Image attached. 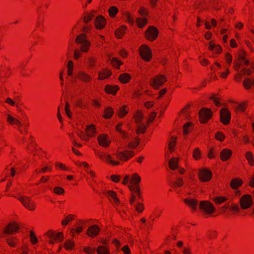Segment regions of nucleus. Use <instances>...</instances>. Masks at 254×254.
<instances>
[{
    "instance_id": "nucleus-30",
    "label": "nucleus",
    "mask_w": 254,
    "mask_h": 254,
    "mask_svg": "<svg viewBox=\"0 0 254 254\" xmlns=\"http://www.w3.org/2000/svg\"><path fill=\"white\" fill-rule=\"evenodd\" d=\"M242 84L247 89H250L252 86L254 87V80H243Z\"/></svg>"
},
{
    "instance_id": "nucleus-21",
    "label": "nucleus",
    "mask_w": 254,
    "mask_h": 254,
    "mask_svg": "<svg viewBox=\"0 0 254 254\" xmlns=\"http://www.w3.org/2000/svg\"><path fill=\"white\" fill-rule=\"evenodd\" d=\"M119 89V87L117 85L111 86L108 85L105 87V90L108 93H111L113 94H115Z\"/></svg>"
},
{
    "instance_id": "nucleus-7",
    "label": "nucleus",
    "mask_w": 254,
    "mask_h": 254,
    "mask_svg": "<svg viewBox=\"0 0 254 254\" xmlns=\"http://www.w3.org/2000/svg\"><path fill=\"white\" fill-rule=\"evenodd\" d=\"M200 120L201 123H205L212 116V112L210 110L203 108L199 112Z\"/></svg>"
},
{
    "instance_id": "nucleus-53",
    "label": "nucleus",
    "mask_w": 254,
    "mask_h": 254,
    "mask_svg": "<svg viewBox=\"0 0 254 254\" xmlns=\"http://www.w3.org/2000/svg\"><path fill=\"white\" fill-rule=\"evenodd\" d=\"M246 103H243L238 105V107H235L236 110L239 109L240 111L244 112L246 108Z\"/></svg>"
},
{
    "instance_id": "nucleus-36",
    "label": "nucleus",
    "mask_w": 254,
    "mask_h": 254,
    "mask_svg": "<svg viewBox=\"0 0 254 254\" xmlns=\"http://www.w3.org/2000/svg\"><path fill=\"white\" fill-rule=\"evenodd\" d=\"M163 83L162 80H151L150 85L155 88H158L160 85Z\"/></svg>"
},
{
    "instance_id": "nucleus-34",
    "label": "nucleus",
    "mask_w": 254,
    "mask_h": 254,
    "mask_svg": "<svg viewBox=\"0 0 254 254\" xmlns=\"http://www.w3.org/2000/svg\"><path fill=\"white\" fill-rule=\"evenodd\" d=\"M110 16L114 17L118 12V9L117 7L113 6H111L108 10Z\"/></svg>"
},
{
    "instance_id": "nucleus-45",
    "label": "nucleus",
    "mask_w": 254,
    "mask_h": 254,
    "mask_svg": "<svg viewBox=\"0 0 254 254\" xmlns=\"http://www.w3.org/2000/svg\"><path fill=\"white\" fill-rule=\"evenodd\" d=\"M125 18L126 20L131 24H133L134 23V20L131 17L130 14L128 13H127L125 15Z\"/></svg>"
},
{
    "instance_id": "nucleus-62",
    "label": "nucleus",
    "mask_w": 254,
    "mask_h": 254,
    "mask_svg": "<svg viewBox=\"0 0 254 254\" xmlns=\"http://www.w3.org/2000/svg\"><path fill=\"white\" fill-rule=\"evenodd\" d=\"M122 251L124 252L125 254H129L130 250L127 246H126L122 248Z\"/></svg>"
},
{
    "instance_id": "nucleus-44",
    "label": "nucleus",
    "mask_w": 254,
    "mask_h": 254,
    "mask_svg": "<svg viewBox=\"0 0 254 254\" xmlns=\"http://www.w3.org/2000/svg\"><path fill=\"white\" fill-rule=\"evenodd\" d=\"M127 113V111L125 109V107H122L119 109L118 115L121 117H123Z\"/></svg>"
},
{
    "instance_id": "nucleus-35",
    "label": "nucleus",
    "mask_w": 254,
    "mask_h": 254,
    "mask_svg": "<svg viewBox=\"0 0 254 254\" xmlns=\"http://www.w3.org/2000/svg\"><path fill=\"white\" fill-rule=\"evenodd\" d=\"M246 157L251 165H254V159L253 155L251 152H248L246 154Z\"/></svg>"
},
{
    "instance_id": "nucleus-60",
    "label": "nucleus",
    "mask_w": 254,
    "mask_h": 254,
    "mask_svg": "<svg viewBox=\"0 0 254 254\" xmlns=\"http://www.w3.org/2000/svg\"><path fill=\"white\" fill-rule=\"evenodd\" d=\"M145 126L139 127L136 130V132L137 133H143L145 131Z\"/></svg>"
},
{
    "instance_id": "nucleus-37",
    "label": "nucleus",
    "mask_w": 254,
    "mask_h": 254,
    "mask_svg": "<svg viewBox=\"0 0 254 254\" xmlns=\"http://www.w3.org/2000/svg\"><path fill=\"white\" fill-rule=\"evenodd\" d=\"M125 27L122 26L115 32V35L118 38H121L125 33Z\"/></svg>"
},
{
    "instance_id": "nucleus-58",
    "label": "nucleus",
    "mask_w": 254,
    "mask_h": 254,
    "mask_svg": "<svg viewBox=\"0 0 254 254\" xmlns=\"http://www.w3.org/2000/svg\"><path fill=\"white\" fill-rule=\"evenodd\" d=\"M216 138L220 141H222L224 138V136L222 133L218 132L216 134Z\"/></svg>"
},
{
    "instance_id": "nucleus-31",
    "label": "nucleus",
    "mask_w": 254,
    "mask_h": 254,
    "mask_svg": "<svg viewBox=\"0 0 254 254\" xmlns=\"http://www.w3.org/2000/svg\"><path fill=\"white\" fill-rule=\"evenodd\" d=\"M140 180L141 179L139 175L136 173H134L132 175L130 182L134 185H137L140 182Z\"/></svg>"
},
{
    "instance_id": "nucleus-55",
    "label": "nucleus",
    "mask_w": 254,
    "mask_h": 254,
    "mask_svg": "<svg viewBox=\"0 0 254 254\" xmlns=\"http://www.w3.org/2000/svg\"><path fill=\"white\" fill-rule=\"evenodd\" d=\"M174 185L177 187H181L183 185V181L182 178H179L177 181L174 183Z\"/></svg>"
},
{
    "instance_id": "nucleus-3",
    "label": "nucleus",
    "mask_w": 254,
    "mask_h": 254,
    "mask_svg": "<svg viewBox=\"0 0 254 254\" xmlns=\"http://www.w3.org/2000/svg\"><path fill=\"white\" fill-rule=\"evenodd\" d=\"M140 55L142 59L146 61L150 60L152 53L150 49L145 45H142L139 49Z\"/></svg>"
},
{
    "instance_id": "nucleus-38",
    "label": "nucleus",
    "mask_w": 254,
    "mask_h": 254,
    "mask_svg": "<svg viewBox=\"0 0 254 254\" xmlns=\"http://www.w3.org/2000/svg\"><path fill=\"white\" fill-rule=\"evenodd\" d=\"M94 11H92L90 13H87V15L84 17L83 21L85 23H88L94 16Z\"/></svg>"
},
{
    "instance_id": "nucleus-18",
    "label": "nucleus",
    "mask_w": 254,
    "mask_h": 254,
    "mask_svg": "<svg viewBox=\"0 0 254 254\" xmlns=\"http://www.w3.org/2000/svg\"><path fill=\"white\" fill-rule=\"evenodd\" d=\"M104 194L111 200L113 199L115 202L117 204L119 203V199L117 197L116 193L112 190H108L106 192H104Z\"/></svg>"
},
{
    "instance_id": "nucleus-28",
    "label": "nucleus",
    "mask_w": 254,
    "mask_h": 254,
    "mask_svg": "<svg viewBox=\"0 0 254 254\" xmlns=\"http://www.w3.org/2000/svg\"><path fill=\"white\" fill-rule=\"evenodd\" d=\"M7 121L11 124H14L18 126H21V123L18 120H17L15 118H14L10 115L7 116Z\"/></svg>"
},
{
    "instance_id": "nucleus-23",
    "label": "nucleus",
    "mask_w": 254,
    "mask_h": 254,
    "mask_svg": "<svg viewBox=\"0 0 254 254\" xmlns=\"http://www.w3.org/2000/svg\"><path fill=\"white\" fill-rule=\"evenodd\" d=\"M98 254H109L110 252L108 248L103 246H100L97 249Z\"/></svg>"
},
{
    "instance_id": "nucleus-22",
    "label": "nucleus",
    "mask_w": 254,
    "mask_h": 254,
    "mask_svg": "<svg viewBox=\"0 0 254 254\" xmlns=\"http://www.w3.org/2000/svg\"><path fill=\"white\" fill-rule=\"evenodd\" d=\"M170 169L175 170L178 168V159L175 158H171L169 161Z\"/></svg>"
},
{
    "instance_id": "nucleus-9",
    "label": "nucleus",
    "mask_w": 254,
    "mask_h": 254,
    "mask_svg": "<svg viewBox=\"0 0 254 254\" xmlns=\"http://www.w3.org/2000/svg\"><path fill=\"white\" fill-rule=\"evenodd\" d=\"M158 34L157 29L153 26H149L145 32L146 38L150 40L153 41L155 40Z\"/></svg>"
},
{
    "instance_id": "nucleus-33",
    "label": "nucleus",
    "mask_w": 254,
    "mask_h": 254,
    "mask_svg": "<svg viewBox=\"0 0 254 254\" xmlns=\"http://www.w3.org/2000/svg\"><path fill=\"white\" fill-rule=\"evenodd\" d=\"M147 22V20L146 18H139L136 19V23L139 28H142Z\"/></svg>"
},
{
    "instance_id": "nucleus-59",
    "label": "nucleus",
    "mask_w": 254,
    "mask_h": 254,
    "mask_svg": "<svg viewBox=\"0 0 254 254\" xmlns=\"http://www.w3.org/2000/svg\"><path fill=\"white\" fill-rule=\"evenodd\" d=\"M156 115V112H152L150 114L149 118L148 119L147 121L149 122H152L153 120L154 119Z\"/></svg>"
},
{
    "instance_id": "nucleus-52",
    "label": "nucleus",
    "mask_w": 254,
    "mask_h": 254,
    "mask_svg": "<svg viewBox=\"0 0 254 254\" xmlns=\"http://www.w3.org/2000/svg\"><path fill=\"white\" fill-rule=\"evenodd\" d=\"M16 238H6V242L7 243V244L11 246V247H14L15 246V245H14V239H15Z\"/></svg>"
},
{
    "instance_id": "nucleus-49",
    "label": "nucleus",
    "mask_w": 254,
    "mask_h": 254,
    "mask_svg": "<svg viewBox=\"0 0 254 254\" xmlns=\"http://www.w3.org/2000/svg\"><path fill=\"white\" fill-rule=\"evenodd\" d=\"M210 99L213 101L215 105L217 106H220L221 103L219 102V99L216 97L214 95H213L211 97Z\"/></svg>"
},
{
    "instance_id": "nucleus-61",
    "label": "nucleus",
    "mask_w": 254,
    "mask_h": 254,
    "mask_svg": "<svg viewBox=\"0 0 254 254\" xmlns=\"http://www.w3.org/2000/svg\"><path fill=\"white\" fill-rule=\"evenodd\" d=\"M225 57H226V60L227 63L229 64H230L232 62V60L231 55L230 54L227 53L226 54Z\"/></svg>"
},
{
    "instance_id": "nucleus-20",
    "label": "nucleus",
    "mask_w": 254,
    "mask_h": 254,
    "mask_svg": "<svg viewBox=\"0 0 254 254\" xmlns=\"http://www.w3.org/2000/svg\"><path fill=\"white\" fill-rule=\"evenodd\" d=\"M208 48L210 50L216 53H220L222 51V48L219 45H216L212 42H210L209 43Z\"/></svg>"
},
{
    "instance_id": "nucleus-13",
    "label": "nucleus",
    "mask_w": 254,
    "mask_h": 254,
    "mask_svg": "<svg viewBox=\"0 0 254 254\" xmlns=\"http://www.w3.org/2000/svg\"><path fill=\"white\" fill-rule=\"evenodd\" d=\"M97 155L99 156V157L100 159L104 161H107V162H110L113 165H118L120 164L119 162L115 161L112 160V157L109 154H104L100 152H98L97 153Z\"/></svg>"
},
{
    "instance_id": "nucleus-10",
    "label": "nucleus",
    "mask_w": 254,
    "mask_h": 254,
    "mask_svg": "<svg viewBox=\"0 0 254 254\" xmlns=\"http://www.w3.org/2000/svg\"><path fill=\"white\" fill-rule=\"evenodd\" d=\"M212 177V173L206 169H201L199 172V178L202 182H207Z\"/></svg>"
},
{
    "instance_id": "nucleus-4",
    "label": "nucleus",
    "mask_w": 254,
    "mask_h": 254,
    "mask_svg": "<svg viewBox=\"0 0 254 254\" xmlns=\"http://www.w3.org/2000/svg\"><path fill=\"white\" fill-rule=\"evenodd\" d=\"M17 198L22 203L24 207L29 210H33L34 209V202L30 197L22 195L18 197Z\"/></svg>"
},
{
    "instance_id": "nucleus-29",
    "label": "nucleus",
    "mask_w": 254,
    "mask_h": 254,
    "mask_svg": "<svg viewBox=\"0 0 254 254\" xmlns=\"http://www.w3.org/2000/svg\"><path fill=\"white\" fill-rule=\"evenodd\" d=\"M111 75V71L107 69H104L100 73L101 77L99 79H104L109 78Z\"/></svg>"
},
{
    "instance_id": "nucleus-16",
    "label": "nucleus",
    "mask_w": 254,
    "mask_h": 254,
    "mask_svg": "<svg viewBox=\"0 0 254 254\" xmlns=\"http://www.w3.org/2000/svg\"><path fill=\"white\" fill-rule=\"evenodd\" d=\"M100 228L96 225H92L90 227L87 232V234L90 237L97 235L99 232Z\"/></svg>"
},
{
    "instance_id": "nucleus-56",
    "label": "nucleus",
    "mask_w": 254,
    "mask_h": 254,
    "mask_svg": "<svg viewBox=\"0 0 254 254\" xmlns=\"http://www.w3.org/2000/svg\"><path fill=\"white\" fill-rule=\"evenodd\" d=\"M135 186H136L135 187H133L131 186H128V188H129L130 190L134 191L137 193H139V187L137 185H135Z\"/></svg>"
},
{
    "instance_id": "nucleus-5",
    "label": "nucleus",
    "mask_w": 254,
    "mask_h": 254,
    "mask_svg": "<svg viewBox=\"0 0 254 254\" xmlns=\"http://www.w3.org/2000/svg\"><path fill=\"white\" fill-rule=\"evenodd\" d=\"M199 206L201 210L206 214H211L213 213L215 210L213 205L207 201H201L199 204Z\"/></svg>"
},
{
    "instance_id": "nucleus-51",
    "label": "nucleus",
    "mask_w": 254,
    "mask_h": 254,
    "mask_svg": "<svg viewBox=\"0 0 254 254\" xmlns=\"http://www.w3.org/2000/svg\"><path fill=\"white\" fill-rule=\"evenodd\" d=\"M200 152L198 148H195L194 150L193 156L195 159H198L200 157Z\"/></svg>"
},
{
    "instance_id": "nucleus-32",
    "label": "nucleus",
    "mask_w": 254,
    "mask_h": 254,
    "mask_svg": "<svg viewBox=\"0 0 254 254\" xmlns=\"http://www.w3.org/2000/svg\"><path fill=\"white\" fill-rule=\"evenodd\" d=\"M74 242L70 240H68L65 241L64 244V247L67 250H70L74 247Z\"/></svg>"
},
{
    "instance_id": "nucleus-42",
    "label": "nucleus",
    "mask_w": 254,
    "mask_h": 254,
    "mask_svg": "<svg viewBox=\"0 0 254 254\" xmlns=\"http://www.w3.org/2000/svg\"><path fill=\"white\" fill-rule=\"evenodd\" d=\"M190 123H187L184 125L183 127V132L184 134H187L190 131Z\"/></svg>"
},
{
    "instance_id": "nucleus-48",
    "label": "nucleus",
    "mask_w": 254,
    "mask_h": 254,
    "mask_svg": "<svg viewBox=\"0 0 254 254\" xmlns=\"http://www.w3.org/2000/svg\"><path fill=\"white\" fill-rule=\"evenodd\" d=\"M135 210L139 212H141L144 209V206L142 203H138L134 205Z\"/></svg>"
},
{
    "instance_id": "nucleus-57",
    "label": "nucleus",
    "mask_w": 254,
    "mask_h": 254,
    "mask_svg": "<svg viewBox=\"0 0 254 254\" xmlns=\"http://www.w3.org/2000/svg\"><path fill=\"white\" fill-rule=\"evenodd\" d=\"M175 143H176L175 139H174L173 137H172L171 140L169 144V149L170 150V151L171 152H172L173 151V149L172 148V145H175Z\"/></svg>"
},
{
    "instance_id": "nucleus-6",
    "label": "nucleus",
    "mask_w": 254,
    "mask_h": 254,
    "mask_svg": "<svg viewBox=\"0 0 254 254\" xmlns=\"http://www.w3.org/2000/svg\"><path fill=\"white\" fill-rule=\"evenodd\" d=\"M115 155L121 160L126 161L134 155V152L126 150L123 151H117Z\"/></svg>"
},
{
    "instance_id": "nucleus-27",
    "label": "nucleus",
    "mask_w": 254,
    "mask_h": 254,
    "mask_svg": "<svg viewBox=\"0 0 254 254\" xmlns=\"http://www.w3.org/2000/svg\"><path fill=\"white\" fill-rule=\"evenodd\" d=\"M105 114L104 115V117L106 119L110 118L114 114L113 109L111 107H108L105 110Z\"/></svg>"
},
{
    "instance_id": "nucleus-43",
    "label": "nucleus",
    "mask_w": 254,
    "mask_h": 254,
    "mask_svg": "<svg viewBox=\"0 0 254 254\" xmlns=\"http://www.w3.org/2000/svg\"><path fill=\"white\" fill-rule=\"evenodd\" d=\"M73 219V216L72 215H68L64 220L62 221V224L64 226H65L67 224L68 222L71 221Z\"/></svg>"
},
{
    "instance_id": "nucleus-8",
    "label": "nucleus",
    "mask_w": 254,
    "mask_h": 254,
    "mask_svg": "<svg viewBox=\"0 0 254 254\" xmlns=\"http://www.w3.org/2000/svg\"><path fill=\"white\" fill-rule=\"evenodd\" d=\"M18 226L15 223H9L3 230V234L2 237L3 238L6 237V235L12 234L15 231H17L18 229Z\"/></svg>"
},
{
    "instance_id": "nucleus-15",
    "label": "nucleus",
    "mask_w": 254,
    "mask_h": 254,
    "mask_svg": "<svg viewBox=\"0 0 254 254\" xmlns=\"http://www.w3.org/2000/svg\"><path fill=\"white\" fill-rule=\"evenodd\" d=\"M47 235L51 239H54L57 241L61 242L63 240V234L62 232L56 234L54 232L50 231L47 232Z\"/></svg>"
},
{
    "instance_id": "nucleus-25",
    "label": "nucleus",
    "mask_w": 254,
    "mask_h": 254,
    "mask_svg": "<svg viewBox=\"0 0 254 254\" xmlns=\"http://www.w3.org/2000/svg\"><path fill=\"white\" fill-rule=\"evenodd\" d=\"M86 129L87 131V135L89 137L92 136L95 133V127L93 125L87 126Z\"/></svg>"
},
{
    "instance_id": "nucleus-24",
    "label": "nucleus",
    "mask_w": 254,
    "mask_h": 254,
    "mask_svg": "<svg viewBox=\"0 0 254 254\" xmlns=\"http://www.w3.org/2000/svg\"><path fill=\"white\" fill-rule=\"evenodd\" d=\"M242 184V181L237 179H233L231 183V186L233 189H237Z\"/></svg>"
},
{
    "instance_id": "nucleus-17",
    "label": "nucleus",
    "mask_w": 254,
    "mask_h": 254,
    "mask_svg": "<svg viewBox=\"0 0 254 254\" xmlns=\"http://www.w3.org/2000/svg\"><path fill=\"white\" fill-rule=\"evenodd\" d=\"M184 202L188 204L190 207L191 208L193 211L196 209L197 205L198 204V201L195 199L186 198L184 199Z\"/></svg>"
},
{
    "instance_id": "nucleus-26",
    "label": "nucleus",
    "mask_w": 254,
    "mask_h": 254,
    "mask_svg": "<svg viewBox=\"0 0 254 254\" xmlns=\"http://www.w3.org/2000/svg\"><path fill=\"white\" fill-rule=\"evenodd\" d=\"M114 66L119 68V66L123 64V63L115 57L111 58L110 59Z\"/></svg>"
},
{
    "instance_id": "nucleus-19",
    "label": "nucleus",
    "mask_w": 254,
    "mask_h": 254,
    "mask_svg": "<svg viewBox=\"0 0 254 254\" xmlns=\"http://www.w3.org/2000/svg\"><path fill=\"white\" fill-rule=\"evenodd\" d=\"M232 152L228 149H223L221 153V158L223 161L228 160L231 156Z\"/></svg>"
},
{
    "instance_id": "nucleus-14",
    "label": "nucleus",
    "mask_w": 254,
    "mask_h": 254,
    "mask_svg": "<svg viewBox=\"0 0 254 254\" xmlns=\"http://www.w3.org/2000/svg\"><path fill=\"white\" fill-rule=\"evenodd\" d=\"M98 140L100 145L105 147H108L111 142L107 136L104 134L99 135L98 137Z\"/></svg>"
},
{
    "instance_id": "nucleus-64",
    "label": "nucleus",
    "mask_w": 254,
    "mask_h": 254,
    "mask_svg": "<svg viewBox=\"0 0 254 254\" xmlns=\"http://www.w3.org/2000/svg\"><path fill=\"white\" fill-rule=\"evenodd\" d=\"M95 61V59L92 58L88 59V63L91 66H93L94 65Z\"/></svg>"
},
{
    "instance_id": "nucleus-39",
    "label": "nucleus",
    "mask_w": 254,
    "mask_h": 254,
    "mask_svg": "<svg viewBox=\"0 0 254 254\" xmlns=\"http://www.w3.org/2000/svg\"><path fill=\"white\" fill-rule=\"evenodd\" d=\"M139 144V139L135 138V141L134 142L130 141L127 144V146L130 148H134L136 147Z\"/></svg>"
},
{
    "instance_id": "nucleus-1",
    "label": "nucleus",
    "mask_w": 254,
    "mask_h": 254,
    "mask_svg": "<svg viewBox=\"0 0 254 254\" xmlns=\"http://www.w3.org/2000/svg\"><path fill=\"white\" fill-rule=\"evenodd\" d=\"M76 42L80 44L81 51L83 52H87L90 46V42L87 39L86 36L84 34L79 35L76 39Z\"/></svg>"
},
{
    "instance_id": "nucleus-54",
    "label": "nucleus",
    "mask_w": 254,
    "mask_h": 254,
    "mask_svg": "<svg viewBox=\"0 0 254 254\" xmlns=\"http://www.w3.org/2000/svg\"><path fill=\"white\" fill-rule=\"evenodd\" d=\"M81 55V52L79 50H76L74 51V57L75 59L77 60L78 59Z\"/></svg>"
},
{
    "instance_id": "nucleus-46",
    "label": "nucleus",
    "mask_w": 254,
    "mask_h": 254,
    "mask_svg": "<svg viewBox=\"0 0 254 254\" xmlns=\"http://www.w3.org/2000/svg\"><path fill=\"white\" fill-rule=\"evenodd\" d=\"M54 192L57 194L60 195L63 194L64 190L63 188L57 187L54 189Z\"/></svg>"
},
{
    "instance_id": "nucleus-50",
    "label": "nucleus",
    "mask_w": 254,
    "mask_h": 254,
    "mask_svg": "<svg viewBox=\"0 0 254 254\" xmlns=\"http://www.w3.org/2000/svg\"><path fill=\"white\" fill-rule=\"evenodd\" d=\"M143 117V115L141 113H138L135 116L136 122L138 124L140 123L141 122Z\"/></svg>"
},
{
    "instance_id": "nucleus-41",
    "label": "nucleus",
    "mask_w": 254,
    "mask_h": 254,
    "mask_svg": "<svg viewBox=\"0 0 254 254\" xmlns=\"http://www.w3.org/2000/svg\"><path fill=\"white\" fill-rule=\"evenodd\" d=\"M73 67V63L71 61H69L67 64V73L68 75H71L72 73V69Z\"/></svg>"
},
{
    "instance_id": "nucleus-63",
    "label": "nucleus",
    "mask_w": 254,
    "mask_h": 254,
    "mask_svg": "<svg viewBox=\"0 0 254 254\" xmlns=\"http://www.w3.org/2000/svg\"><path fill=\"white\" fill-rule=\"evenodd\" d=\"M79 79H82V78H87L88 75L83 72H80L78 75Z\"/></svg>"
},
{
    "instance_id": "nucleus-47",
    "label": "nucleus",
    "mask_w": 254,
    "mask_h": 254,
    "mask_svg": "<svg viewBox=\"0 0 254 254\" xmlns=\"http://www.w3.org/2000/svg\"><path fill=\"white\" fill-rule=\"evenodd\" d=\"M131 78V76H130L129 74H128L127 73H123V74H120V76L118 78V79H122V80H123V79H130Z\"/></svg>"
},
{
    "instance_id": "nucleus-2",
    "label": "nucleus",
    "mask_w": 254,
    "mask_h": 254,
    "mask_svg": "<svg viewBox=\"0 0 254 254\" xmlns=\"http://www.w3.org/2000/svg\"><path fill=\"white\" fill-rule=\"evenodd\" d=\"M240 202L241 207L244 209H246L252 205L253 200L251 195L246 194L241 197Z\"/></svg>"
},
{
    "instance_id": "nucleus-40",
    "label": "nucleus",
    "mask_w": 254,
    "mask_h": 254,
    "mask_svg": "<svg viewBox=\"0 0 254 254\" xmlns=\"http://www.w3.org/2000/svg\"><path fill=\"white\" fill-rule=\"evenodd\" d=\"M227 198L224 196H217L214 198V201L217 204H221L226 201Z\"/></svg>"
},
{
    "instance_id": "nucleus-12",
    "label": "nucleus",
    "mask_w": 254,
    "mask_h": 254,
    "mask_svg": "<svg viewBox=\"0 0 254 254\" xmlns=\"http://www.w3.org/2000/svg\"><path fill=\"white\" fill-rule=\"evenodd\" d=\"M106 25V20L101 15L98 16L95 20V26L98 29H103Z\"/></svg>"
},
{
    "instance_id": "nucleus-11",
    "label": "nucleus",
    "mask_w": 254,
    "mask_h": 254,
    "mask_svg": "<svg viewBox=\"0 0 254 254\" xmlns=\"http://www.w3.org/2000/svg\"><path fill=\"white\" fill-rule=\"evenodd\" d=\"M220 119L221 122L225 125L228 124L230 122V112L225 108H223L220 111Z\"/></svg>"
}]
</instances>
